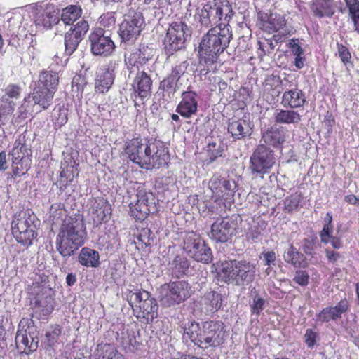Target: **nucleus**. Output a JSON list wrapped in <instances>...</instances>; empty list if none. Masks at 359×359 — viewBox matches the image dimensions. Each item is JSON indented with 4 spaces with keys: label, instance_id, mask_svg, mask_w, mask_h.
Segmentation results:
<instances>
[{
    "label": "nucleus",
    "instance_id": "1",
    "mask_svg": "<svg viewBox=\"0 0 359 359\" xmlns=\"http://www.w3.org/2000/svg\"><path fill=\"white\" fill-rule=\"evenodd\" d=\"M232 32L228 23L219 22L218 25L210 29L203 36L199 45V62L198 68L200 74L206 75L216 69L220 53L229 46L232 39Z\"/></svg>",
    "mask_w": 359,
    "mask_h": 359
},
{
    "label": "nucleus",
    "instance_id": "2",
    "mask_svg": "<svg viewBox=\"0 0 359 359\" xmlns=\"http://www.w3.org/2000/svg\"><path fill=\"white\" fill-rule=\"evenodd\" d=\"M226 337L225 326L221 321L208 320L200 324L191 320L183 327L182 339L190 340L203 349L219 346L224 342Z\"/></svg>",
    "mask_w": 359,
    "mask_h": 359
},
{
    "label": "nucleus",
    "instance_id": "3",
    "mask_svg": "<svg viewBox=\"0 0 359 359\" xmlns=\"http://www.w3.org/2000/svg\"><path fill=\"white\" fill-rule=\"evenodd\" d=\"M86 226L81 215L64 219L56 238L57 250L63 257L71 256L84 243Z\"/></svg>",
    "mask_w": 359,
    "mask_h": 359
},
{
    "label": "nucleus",
    "instance_id": "4",
    "mask_svg": "<svg viewBox=\"0 0 359 359\" xmlns=\"http://www.w3.org/2000/svg\"><path fill=\"white\" fill-rule=\"evenodd\" d=\"M217 273L218 278L225 283L248 284L255 278V266L245 260L224 261L218 264Z\"/></svg>",
    "mask_w": 359,
    "mask_h": 359
},
{
    "label": "nucleus",
    "instance_id": "5",
    "mask_svg": "<svg viewBox=\"0 0 359 359\" xmlns=\"http://www.w3.org/2000/svg\"><path fill=\"white\" fill-rule=\"evenodd\" d=\"M233 15L231 4L227 0H213L197 8L194 15L196 22L208 27L218 22L228 23Z\"/></svg>",
    "mask_w": 359,
    "mask_h": 359
},
{
    "label": "nucleus",
    "instance_id": "6",
    "mask_svg": "<svg viewBox=\"0 0 359 359\" xmlns=\"http://www.w3.org/2000/svg\"><path fill=\"white\" fill-rule=\"evenodd\" d=\"M128 302L134 315L140 321L150 323L157 318L158 305L148 292L137 290L130 292Z\"/></svg>",
    "mask_w": 359,
    "mask_h": 359
},
{
    "label": "nucleus",
    "instance_id": "7",
    "mask_svg": "<svg viewBox=\"0 0 359 359\" xmlns=\"http://www.w3.org/2000/svg\"><path fill=\"white\" fill-rule=\"evenodd\" d=\"M35 219L36 216L29 211H22L15 215L11 222V230L18 243L24 245H32L36 237Z\"/></svg>",
    "mask_w": 359,
    "mask_h": 359
},
{
    "label": "nucleus",
    "instance_id": "8",
    "mask_svg": "<svg viewBox=\"0 0 359 359\" xmlns=\"http://www.w3.org/2000/svg\"><path fill=\"white\" fill-rule=\"evenodd\" d=\"M191 35V30L182 21L172 22L164 39L165 49L168 54L172 55L174 52L184 48L185 41Z\"/></svg>",
    "mask_w": 359,
    "mask_h": 359
},
{
    "label": "nucleus",
    "instance_id": "9",
    "mask_svg": "<svg viewBox=\"0 0 359 359\" xmlns=\"http://www.w3.org/2000/svg\"><path fill=\"white\" fill-rule=\"evenodd\" d=\"M191 287L187 281L170 282L162 287L161 303L165 306L180 304L191 297Z\"/></svg>",
    "mask_w": 359,
    "mask_h": 359
},
{
    "label": "nucleus",
    "instance_id": "10",
    "mask_svg": "<svg viewBox=\"0 0 359 359\" xmlns=\"http://www.w3.org/2000/svg\"><path fill=\"white\" fill-rule=\"evenodd\" d=\"M275 162L273 151L265 144H261L250 156L249 169L253 175H264L269 172Z\"/></svg>",
    "mask_w": 359,
    "mask_h": 359
},
{
    "label": "nucleus",
    "instance_id": "11",
    "mask_svg": "<svg viewBox=\"0 0 359 359\" xmlns=\"http://www.w3.org/2000/svg\"><path fill=\"white\" fill-rule=\"evenodd\" d=\"M183 250L197 262L208 264L212 260V250L205 242L193 233L186 236Z\"/></svg>",
    "mask_w": 359,
    "mask_h": 359
},
{
    "label": "nucleus",
    "instance_id": "12",
    "mask_svg": "<svg viewBox=\"0 0 359 359\" xmlns=\"http://www.w3.org/2000/svg\"><path fill=\"white\" fill-rule=\"evenodd\" d=\"M37 334L32 320L23 318L19 323L15 337L17 346L24 351H34L38 347Z\"/></svg>",
    "mask_w": 359,
    "mask_h": 359
},
{
    "label": "nucleus",
    "instance_id": "13",
    "mask_svg": "<svg viewBox=\"0 0 359 359\" xmlns=\"http://www.w3.org/2000/svg\"><path fill=\"white\" fill-rule=\"evenodd\" d=\"M156 199L154 194L144 189H137L136 202L130 203L131 215L137 220H144L147 215L155 210Z\"/></svg>",
    "mask_w": 359,
    "mask_h": 359
},
{
    "label": "nucleus",
    "instance_id": "14",
    "mask_svg": "<svg viewBox=\"0 0 359 359\" xmlns=\"http://www.w3.org/2000/svg\"><path fill=\"white\" fill-rule=\"evenodd\" d=\"M90 50L93 55L109 56L115 50V43L111 40L110 33L103 28L97 27L89 35Z\"/></svg>",
    "mask_w": 359,
    "mask_h": 359
},
{
    "label": "nucleus",
    "instance_id": "15",
    "mask_svg": "<svg viewBox=\"0 0 359 359\" xmlns=\"http://www.w3.org/2000/svg\"><path fill=\"white\" fill-rule=\"evenodd\" d=\"M149 147V140L133 138L126 142L125 153L131 161L146 169L147 162L150 161L148 157Z\"/></svg>",
    "mask_w": 359,
    "mask_h": 359
},
{
    "label": "nucleus",
    "instance_id": "16",
    "mask_svg": "<svg viewBox=\"0 0 359 359\" xmlns=\"http://www.w3.org/2000/svg\"><path fill=\"white\" fill-rule=\"evenodd\" d=\"M237 222L229 217L217 218L211 226L209 237L215 242L225 243L236 234Z\"/></svg>",
    "mask_w": 359,
    "mask_h": 359
},
{
    "label": "nucleus",
    "instance_id": "17",
    "mask_svg": "<svg viewBox=\"0 0 359 359\" xmlns=\"http://www.w3.org/2000/svg\"><path fill=\"white\" fill-rule=\"evenodd\" d=\"M144 20L140 13H134L126 16L119 25L118 33L123 41H133L140 35Z\"/></svg>",
    "mask_w": 359,
    "mask_h": 359
},
{
    "label": "nucleus",
    "instance_id": "18",
    "mask_svg": "<svg viewBox=\"0 0 359 359\" xmlns=\"http://www.w3.org/2000/svg\"><path fill=\"white\" fill-rule=\"evenodd\" d=\"M148 157L149 162H147L146 169H152L166 166L170 161L168 148L158 140H150Z\"/></svg>",
    "mask_w": 359,
    "mask_h": 359
},
{
    "label": "nucleus",
    "instance_id": "19",
    "mask_svg": "<svg viewBox=\"0 0 359 359\" xmlns=\"http://www.w3.org/2000/svg\"><path fill=\"white\" fill-rule=\"evenodd\" d=\"M33 8L39 12L35 16L36 27L50 29L60 21L59 11L53 5L47 4L44 8L41 4H35Z\"/></svg>",
    "mask_w": 359,
    "mask_h": 359
},
{
    "label": "nucleus",
    "instance_id": "20",
    "mask_svg": "<svg viewBox=\"0 0 359 359\" xmlns=\"http://www.w3.org/2000/svg\"><path fill=\"white\" fill-rule=\"evenodd\" d=\"M132 87L135 97L143 100L149 97L151 93L152 80L145 69L136 71L135 73Z\"/></svg>",
    "mask_w": 359,
    "mask_h": 359
},
{
    "label": "nucleus",
    "instance_id": "21",
    "mask_svg": "<svg viewBox=\"0 0 359 359\" xmlns=\"http://www.w3.org/2000/svg\"><path fill=\"white\" fill-rule=\"evenodd\" d=\"M252 127L250 120L245 116L242 118L230 119L227 129L234 140H239L250 137L252 133Z\"/></svg>",
    "mask_w": 359,
    "mask_h": 359
},
{
    "label": "nucleus",
    "instance_id": "22",
    "mask_svg": "<svg viewBox=\"0 0 359 359\" xmlns=\"http://www.w3.org/2000/svg\"><path fill=\"white\" fill-rule=\"evenodd\" d=\"M182 100L177 107L176 111L184 118H190L195 115L198 109V95L194 91H184L182 93Z\"/></svg>",
    "mask_w": 359,
    "mask_h": 359
},
{
    "label": "nucleus",
    "instance_id": "23",
    "mask_svg": "<svg viewBox=\"0 0 359 359\" xmlns=\"http://www.w3.org/2000/svg\"><path fill=\"white\" fill-rule=\"evenodd\" d=\"M89 214L93 224L97 226L110 215L109 204L103 198H94L90 201Z\"/></svg>",
    "mask_w": 359,
    "mask_h": 359
},
{
    "label": "nucleus",
    "instance_id": "24",
    "mask_svg": "<svg viewBox=\"0 0 359 359\" xmlns=\"http://www.w3.org/2000/svg\"><path fill=\"white\" fill-rule=\"evenodd\" d=\"M349 307V304L346 299H343L334 306H327L316 316L317 320L321 323H327L332 320H337L341 318V315L346 313Z\"/></svg>",
    "mask_w": 359,
    "mask_h": 359
},
{
    "label": "nucleus",
    "instance_id": "25",
    "mask_svg": "<svg viewBox=\"0 0 359 359\" xmlns=\"http://www.w3.org/2000/svg\"><path fill=\"white\" fill-rule=\"evenodd\" d=\"M306 102L305 94L297 88L285 90L281 99L282 105L291 109L302 107Z\"/></svg>",
    "mask_w": 359,
    "mask_h": 359
},
{
    "label": "nucleus",
    "instance_id": "26",
    "mask_svg": "<svg viewBox=\"0 0 359 359\" xmlns=\"http://www.w3.org/2000/svg\"><path fill=\"white\" fill-rule=\"evenodd\" d=\"M148 48L142 47L133 53L128 60L129 76H131L136 71L145 69L144 65L150 59L151 54L147 53Z\"/></svg>",
    "mask_w": 359,
    "mask_h": 359
},
{
    "label": "nucleus",
    "instance_id": "27",
    "mask_svg": "<svg viewBox=\"0 0 359 359\" xmlns=\"http://www.w3.org/2000/svg\"><path fill=\"white\" fill-rule=\"evenodd\" d=\"M114 69L111 68L102 67L97 72L95 88L96 92L104 93L107 92L114 83Z\"/></svg>",
    "mask_w": 359,
    "mask_h": 359
},
{
    "label": "nucleus",
    "instance_id": "28",
    "mask_svg": "<svg viewBox=\"0 0 359 359\" xmlns=\"http://www.w3.org/2000/svg\"><path fill=\"white\" fill-rule=\"evenodd\" d=\"M58 73L53 71H43L39 76L36 86L55 93L59 84Z\"/></svg>",
    "mask_w": 359,
    "mask_h": 359
},
{
    "label": "nucleus",
    "instance_id": "29",
    "mask_svg": "<svg viewBox=\"0 0 359 359\" xmlns=\"http://www.w3.org/2000/svg\"><path fill=\"white\" fill-rule=\"evenodd\" d=\"M20 94V88L16 85H9L5 89V94L0 100V105L4 108V112L11 114L14 110L15 103L11 99H18Z\"/></svg>",
    "mask_w": 359,
    "mask_h": 359
},
{
    "label": "nucleus",
    "instance_id": "30",
    "mask_svg": "<svg viewBox=\"0 0 359 359\" xmlns=\"http://www.w3.org/2000/svg\"><path fill=\"white\" fill-rule=\"evenodd\" d=\"M189 262L187 257L182 255L175 256L168 263V271L172 276L180 278L187 274L189 269Z\"/></svg>",
    "mask_w": 359,
    "mask_h": 359
},
{
    "label": "nucleus",
    "instance_id": "31",
    "mask_svg": "<svg viewBox=\"0 0 359 359\" xmlns=\"http://www.w3.org/2000/svg\"><path fill=\"white\" fill-rule=\"evenodd\" d=\"M262 140L266 144L280 147L285 142V133L276 127H271L262 134Z\"/></svg>",
    "mask_w": 359,
    "mask_h": 359
},
{
    "label": "nucleus",
    "instance_id": "32",
    "mask_svg": "<svg viewBox=\"0 0 359 359\" xmlns=\"http://www.w3.org/2000/svg\"><path fill=\"white\" fill-rule=\"evenodd\" d=\"M311 9L316 17L330 18L335 12V5L332 0H316L312 4Z\"/></svg>",
    "mask_w": 359,
    "mask_h": 359
},
{
    "label": "nucleus",
    "instance_id": "33",
    "mask_svg": "<svg viewBox=\"0 0 359 359\" xmlns=\"http://www.w3.org/2000/svg\"><path fill=\"white\" fill-rule=\"evenodd\" d=\"M286 25V20L285 17L278 13H271L268 18V20L264 22L263 27L269 32L280 31L284 34H289L285 27Z\"/></svg>",
    "mask_w": 359,
    "mask_h": 359
},
{
    "label": "nucleus",
    "instance_id": "34",
    "mask_svg": "<svg viewBox=\"0 0 359 359\" xmlns=\"http://www.w3.org/2000/svg\"><path fill=\"white\" fill-rule=\"evenodd\" d=\"M54 95L53 90L49 91L35 86L32 97L34 104H38L43 109H46L51 105Z\"/></svg>",
    "mask_w": 359,
    "mask_h": 359
},
{
    "label": "nucleus",
    "instance_id": "35",
    "mask_svg": "<svg viewBox=\"0 0 359 359\" xmlns=\"http://www.w3.org/2000/svg\"><path fill=\"white\" fill-rule=\"evenodd\" d=\"M79 262L86 267L96 268L100 264L99 252L89 248H83L79 253Z\"/></svg>",
    "mask_w": 359,
    "mask_h": 359
},
{
    "label": "nucleus",
    "instance_id": "36",
    "mask_svg": "<svg viewBox=\"0 0 359 359\" xmlns=\"http://www.w3.org/2000/svg\"><path fill=\"white\" fill-rule=\"evenodd\" d=\"M283 257L287 263L291 264L294 267H303L306 265L304 254L297 251L292 244L285 251Z\"/></svg>",
    "mask_w": 359,
    "mask_h": 359
},
{
    "label": "nucleus",
    "instance_id": "37",
    "mask_svg": "<svg viewBox=\"0 0 359 359\" xmlns=\"http://www.w3.org/2000/svg\"><path fill=\"white\" fill-rule=\"evenodd\" d=\"M302 116L292 109H281L275 115V121L282 124H296L301 121Z\"/></svg>",
    "mask_w": 359,
    "mask_h": 359
},
{
    "label": "nucleus",
    "instance_id": "38",
    "mask_svg": "<svg viewBox=\"0 0 359 359\" xmlns=\"http://www.w3.org/2000/svg\"><path fill=\"white\" fill-rule=\"evenodd\" d=\"M81 15L82 9L80 6L70 5L62 9L60 19L65 25H71L77 20Z\"/></svg>",
    "mask_w": 359,
    "mask_h": 359
},
{
    "label": "nucleus",
    "instance_id": "39",
    "mask_svg": "<svg viewBox=\"0 0 359 359\" xmlns=\"http://www.w3.org/2000/svg\"><path fill=\"white\" fill-rule=\"evenodd\" d=\"M95 357V359H124L123 355L108 344L98 346Z\"/></svg>",
    "mask_w": 359,
    "mask_h": 359
},
{
    "label": "nucleus",
    "instance_id": "40",
    "mask_svg": "<svg viewBox=\"0 0 359 359\" xmlns=\"http://www.w3.org/2000/svg\"><path fill=\"white\" fill-rule=\"evenodd\" d=\"M12 161H22L24 158H31L32 151L24 143L22 140L19 138L15 140L14 147L11 151Z\"/></svg>",
    "mask_w": 359,
    "mask_h": 359
},
{
    "label": "nucleus",
    "instance_id": "41",
    "mask_svg": "<svg viewBox=\"0 0 359 359\" xmlns=\"http://www.w3.org/2000/svg\"><path fill=\"white\" fill-rule=\"evenodd\" d=\"M348 9V17L351 20L354 30L359 34V0H344Z\"/></svg>",
    "mask_w": 359,
    "mask_h": 359
},
{
    "label": "nucleus",
    "instance_id": "42",
    "mask_svg": "<svg viewBox=\"0 0 359 359\" xmlns=\"http://www.w3.org/2000/svg\"><path fill=\"white\" fill-rule=\"evenodd\" d=\"M82 40L83 39L71 31L67 32L65 35V51L66 55H72Z\"/></svg>",
    "mask_w": 359,
    "mask_h": 359
},
{
    "label": "nucleus",
    "instance_id": "43",
    "mask_svg": "<svg viewBox=\"0 0 359 359\" xmlns=\"http://www.w3.org/2000/svg\"><path fill=\"white\" fill-rule=\"evenodd\" d=\"M67 218V210L65 205L60 202L52 204L50 208V219L53 223L56 224Z\"/></svg>",
    "mask_w": 359,
    "mask_h": 359
},
{
    "label": "nucleus",
    "instance_id": "44",
    "mask_svg": "<svg viewBox=\"0 0 359 359\" xmlns=\"http://www.w3.org/2000/svg\"><path fill=\"white\" fill-rule=\"evenodd\" d=\"M32 164L31 158H24L22 161H12V171L14 177H20L25 174L30 168Z\"/></svg>",
    "mask_w": 359,
    "mask_h": 359
},
{
    "label": "nucleus",
    "instance_id": "45",
    "mask_svg": "<svg viewBox=\"0 0 359 359\" xmlns=\"http://www.w3.org/2000/svg\"><path fill=\"white\" fill-rule=\"evenodd\" d=\"M208 156L205 160L207 165L212 163L215 159L222 156L223 149L221 143L211 142L207 146Z\"/></svg>",
    "mask_w": 359,
    "mask_h": 359
},
{
    "label": "nucleus",
    "instance_id": "46",
    "mask_svg": "<svg viewBox=\"0 0 359 359\" xmlns=\"http://www.w3.org/2000/svg\"><path fill=\"white\" fill-rule=\"evenodd\" d=\"M99 23L102 26L104 31H107L108 33L110 31L115 29L116 18L114 13H107L102 15L100 18Z\"/></svg>",
    "mask_w": 359,
    "mask_h": 359
},
{
    "label": "nucleus",
    "instance_id": "47",
    "mask_svg": "<svg viewBox=\"0 0 359 359\" xmlns=\"http://www.w3.org/2000/svg\"><path fill=\"white\" fill-rule=\"evenodd\" d=\"M206 299L210 304V311L215 312L217 311L222 306V296L216 292H210L206 296Z\"/></svg>",
    "mask_w": 359,
    "mask_h": 359
},
{
    "label": "nucleus",
    "instance_id": "48",
    "mask_svg": "<svg viewBox=\"0 0 359 359\" xmlns=\"http://www.w3.org/2000/svg\"><path fill=\"white\" fill-rule=\"evenodd\" d=\"M61 334V330L58 325L52 326L46 333V342L48 346H52L57 341Z\"/></svg>",
    "mask_w": 359,
    "mask_h": 359
},
{
    "label": "nucleus",
    "instance_id": "49",
    "mask_svg": "<svg viewBox=\"0 0 359 359\" xmlns=\"http://www.w3.org/2000/svg\"><path fill=\"white\" fill-rule=\"evenodd\" d=\"M177 80L170 76H168L164 79L160 83V88L163 91H166L168 93H172L175 92Z\"/></svg>",
    "mask_w": 359,
    "mask_h": 359
},
{
    "label": "nucleus",
    "instance_id": "50",
    "mask_svg": "<svg viewBox=\"0 0 359 359\" xmlns=\"http://www.w3.org/2000/svg\"><path fill=\"white\" fill-rule=\"evenodd\" d=\"M299 202L300 197L298 195H292L286 198L284 201L285 210L288 212L297 210L299 208Z\"/></svg>",
    "mask_w": 359,
    "mask_h": 359
},
{
    "label": "nucleus",
    "instance_id": "51",
    "mask_svg": "<svg viewBox=\"0 0 359 359\" xmlns=\"http://www.w3.org/2000/svg\"><path fill=\"white\" fill-rule=\"evenodd\" d=\"M89 29L88 22L84 19L79 21L74 26L73 29H71L69 31L74 33L80 38L83 39L84 36L87 33Z\"/></svg>",
    "mask_w": 359,
    "mask_h": 359
},
{
    "label": "nucleus",
    "instance_id": "52",
    "mask_svg": "<svg viewBox=\"0 0 359 359\" xmlns=\"http://www.w3.org/2000/svg\"><path fill=\"white\" fill-rule=\"evenodd\" d=\"M318 240L316 237L311 236L304 239L302 250L306 255H311L313 251L316 248Z\"/></svg>",
    "mask_w": 359,
    "mask_h": 359
},
{
    "label": "nucleus",
    "instance_id": "53",
    "mask_svg": "<svg viewBox=\"0 0 359 359\" xmlns=\"http://www.w3.org/2000/svg\"><path fill=\"white\" fill-rule=\"evenodd\" d=\"M292 280L297 285L305 287L309 284V275L306 271L297 270L294 273Z\"/></svg>",
    "mask_w": 359,
    "mask_h": 359
},
{
    "label": "nucleus",
    "instance_id": "54",
    "mask_svg": "<svg viewBox=\"0 0 359 359\" xmlns=\"http://www.w3.org/2000/svg\"><path fill=\"white\" fill-rule=\"evenodd\" d=\"M210 188L211 189H217V187L223 188L226 191H231L232 189V187L234 184L233 182H231L226 180H221L219 182H217L216 179H212L210 181Z\"/></svg>",
    "mask_w": 359,
    "mask_h": 359
},
{
    "label": "nucleus",
    "instance_id": "55",
    "mask_svg": "<svg viewBox=\"0 0 359 359\" xmlns=\"http://www.w3.org/2000/svg\"><path fill=\"white\" fill-rule=\"evenodd\" d=\"M338 55L344 65L351 62V55L348 49L343 44L337 43Z\"/></svg>",
    "mask_w": 359,
    "mask_h": 359
},
{
    "label": "nucleus",
    "instance_id": "56",
    "mask_svg": "<svg viewBox=\"0 0 359 359\" xmlns=\"http://www.w3.org/2000/svg\"><path fill=\"white\" fill-rule=\"evenodd\" d=\"M55 123L58 126H63L67 121V113L65 109L59 108L54 113Z\"/></svg>",
    "mask_w": 359,
    "mask_h": 359
},
{
    "label": "nucleus",
    "instance_id": "57",
    "mask_svg": "<svg viewBox=\"0 0 359 359\" xmlns=\"http://www.w3.org/2000/svg\"><path fill=\"white\" fill-rule=\"evenodd\" d=\"M333 233V226H323V229L320 231L319 236L321 243L327 244L332 238Z\"/></svg>",
    "mask_w": 359,
    "mask_h": 359
},
{
    "label": "nucleus",
    "instance_id": "58",
    "mask_svg": "<svg viewBox=\"0 0 359 359\" xmlns=\"http://www.w3.org/2000/svg\"><path fill=\"white\" fill-rule=\"evenodd\" d=\"M317 332L312 329H307L304 334V341L309 348H313L316 342Z\"/></svg>",
    "mask_w": 359,
    "mask_h": 359
},
{
    "label": "nucleus",
    "instance_id": "59",
    "mask_svg": "<svg viewBox=\"0 0 359 359\" xmlns=\"http://www.w3.org/2000/svg\"><path fill=\"white\" fill-rule=\"evenodd\" d=\"M187 69V64L185 62H182L178 65L174 66L172 69V72L170 76L175 78L177 81L180 78L181 75H182Z\"/></svg>",
    "mask_w": 359,
    "mask_h": 359
},
{
    "label": "nucleus",
    "instance_id": "60",
    "mask_svg": "<svg viewBox=\"0 0 359 359\" xmlns=\"http://www.w3.org/2000/svg\"><path fill=\"white\" fill-rule=\"evenodd\" d=\"M264 261V264L268 266H271V265H275V262L276 259V253L273 251H266L264 252L260 257Z\"/></svg>",
    "mask_w": 359,
    "mask_h": 359
},
{
    "label": "nucleus",
    "instance_id": "61",
    "mask_svg": "<svg viewBox=\"0 0 359 359\" xmlns=\"http://www.w3.org/2000/svg\"><path fill=\"white\" fill-rule=\"evenodd\" d=\"M264 302L265 301L262 298L255 297L253 299V302L251 306L252 312L257 315L259 314V313L263 310Z\"/></svg>",
    "mask_w": 359,
    "mask_h": 359
},
{
    "label": "nucleus",
    "instance_id": "62",
    "mask_svg": "<svg viewBox=\"0 0 359 359\" xmlns=\"http://www.w3.org/2000/svg\"><path fill=\"white\" fill-rule=\"evenodd\" d=\"M326 257L329 262L334 264L337 262L340 258H341V255L335 251L330 250V248H326L325 250Z\"/></svg>",
    "mask_w": 359,
    "mask_h": 359
},
{
    "label": "nucleus",
    "instance_id": "63",
    "mask_svg": "<svg viewBox=\"0 0 359 359\" xmlns=\"http://www.w3.org/2000/svg\"><path fill=\"white\" fill-rule=\"evenodd\" d=\"M8 326V319L3 315L0 314V339H4L6 334V327Z\"/></svg>",
    "mask_w": 359,
    "mask_h": 359
},
{
    "label": "nucleus",
    "instance_id": "64",
    "mask_svg": "<svg viewBox=\"0 0 359 359\" xmlns=\"http://www.w3.org/2000/svg\"><path fill=\"white\" fill-rule=\"evenodd\" d=\"M292 51L297 57L301 56L303 54V50L301 46L298 44L297 41L292 39L290 43Z\"/></svg>",
    "mask_w": 359,
    "mask_h": 359
}]
</instances>
